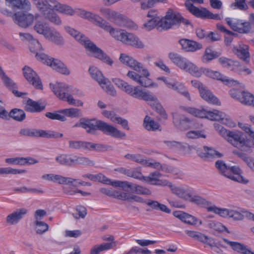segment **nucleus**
Returning <instances> with one entry per match:
<instances>
[{"label": "nucleus", "mask_w": 254, "mask_h": 254, "mask_svg": "<svg viewBox=\"0 0 254 254\" xmlns=\"http://www.w3.org/2000/svg\"><path fill=\"white\" fill-rule=\"evenodd\" d=\"M13 19L19 26L27 28L33 23L34 18L31 14L18 12L14 14Z\"/></svg>", "instance_id": "obj_18"}, {"label": "nucleus", "mask_w": 254, "mask_h": 254, "mask_svg": "<svg viewBox=\"0 0 254 254\" xmlns=\"http://www.w3.org/2000/svg\"><path fill=\"white\" fill-rule=\"evenodd\" d=\"M46 38L54 43L55 44L62 46L64 44V39L61 34L55 29H52L49 35Z\"/></svg>", "instance_id": "obj_41"}, {"label": "nucleus", "mask_w": 254, "mask_h": 254, "mask_svg": "<svg viewBox=\"0 0 254 254\" xmlns=\"http://www.w3.org/2000/svg\"><path fill=\"white\" fill-rule=\"evenodd\" d=\"M228 172L231 177L227 178L233 181L244 184L248 183L249 182L247 179H245L241 175L242 171L238 166L229 167Z\"/></svg>", "instance_id": "obj_27"}, {"label": "nucleus", "mask_w": 254, "mask_h": 254, "mask_svg": "<svg viewBox=\"0 0 254 254\" xmlns=\"http://www.w3.org/2000/svg\"><path fill=\"white\" fill-rule=\"evenodd\" d=\"M86 132L93 135H98L102 132L115 138H122L126 136V133L119 130L118 128H85Z\"/></svg>", "instance_id": "obj_13"}, {"label": "nucleus", "mask_w": 254, "mask_h": 254, "mask_svg": "<svg viewBox=\"0 0 254 254\" xmlns=\"http://www.w3.org/2000/svg\"><path fill=\"white\" fill-rule=\"evenodd\" d=\"M97 181H99L103 184L110 185L115 187H120L123 189V187H125L124 186L125 181H112L101 174L97 175Z\"/></svg>", "instance_id": "obj_39"}, {"label": "nucleus", "mask_w": 254, "mask_h": 254, "mask_svg": "<svg viewBox=\"0 0 254 254\" xmlns=\"http://www.w3.org/2000/svg\"><path fill=\"white\" fill-rule=\"evenodd\" d=\"M143 165L146 167H149L157 170H161L162 171L164 170L166 168H167V165H164L163 166L160 163L155 161L151 158L144 159Z\"/></svg>", "instance_id": "obj_52"}, {"label": "nucleus", "mask_w": 254, "mask_h": 254, "mask_svg": "<svg viewBox=\"0 0 254 254\" xmlns=\"http://www.w3.org/2000/svg\"><path fill=\"white\" fill-rule=\"evenodd\" d=\"M150 106L152 108L156 111L163 118L167 119V115L162 107V106L159 102L158 99H157L154 103H150Z\"/></svg>", "instance_id": "obj_61"}, {"label": "nucleus", "mask_w": 254, "mask_h": 254, "mask_svg": "<svg viewBox=\"0 0 254 254\" xmlns=\"http://www.w3.org/2000/svg\"><path fill=\"white\" fill-rule=\"evenodd\" d=\"M64 116L70 118H77L81 116L80 110L77 108H69L60 110Z\"/></svg>", "instance_id": "obj_56"}, {"label": "nucleus", "mask_w": 254, "mask_h": 254, "mask_svg": "<svg viewBox=\"0 0 254 254\" xmlns=\"http://www.w3.org/2000/svg\"><path fill=\"white\" fill-rule=\"evenodd\" d=\"M34 29L38 33L43 35L45 38L48 37L52 30L51 27L46 23L40 21L36 23Z\"/></svg>", "instance_id": "obj_36"}, {"label": "nucleus", "mask_w": 254, "mask_h": 254, "mask_svg": "<svg viewBox=\"0 0 254 254\" xmlns=\"http://www.w3.org/2000/svg\"><path fill=\"white\" fill-rule=\"evenodd\" d=\"M185 5L187 9L195 16L201 19H207L209 10L206 8L201 7L200 9L188 1L186 2Z\"/></svg>", "instance_id": "obj_22"}, {"label": "nucleus", "mask_w": 254, "mask_h": 254, "mask_svg": "<svg viewBox=\"0 0 254 254\" xmlns=\"http://www.w3.org/2000/svg\"><path fill=\"white\" fill-rule=\"evenodd\" d=\"M230 210L227 208H219L215 205H211V207L207 208L208 212H212L222 217H226L227 216L229 217Z\"/></svg>", "instance_id": "obj_47"}, {"label": "nucleus", "mask_w": 254, "mask_h": 254, "mask_svg": "<svg viewBox=\"0 0 254 254\" xmlns=\"http://www.w3.org/2000/svg\"><path fill=\"white\" fill-rule=\"evenodd\" d=\"M100 11L105 17L115 24L120 26H126V19L122 14L107 8H102Z\"/></svg>", "instance_id": "obj_15"}, {"label": "nucleus", "mask_w": 254, "mask_h": 254, "mask_svg": "<svg viewBox=\"0 0 254 254\" xmlns=\"http://www.w3.org/2000/svg\"><path fill=\"white\" fill-rule=\"evenodd\" d=\"M181 15L169 9L165 16L161 18L160 25L158 27L159 31H166L171 29L173 26L180 23Z\"/></svg>", "instance_id": "obj_9"}, {"label": "nucleus", "mask_w": 254, "mask_h": 254, "mask_svg": "<svg viewBox=\"0 0 254 254\" xmlns=\"http://www.w3.org/2000/svg\"><path fill=\"white\" fill-rule=\"evenodd\" d=\"M217 130L222 137L243 151H247L251 147V142L246 138L244 133L230 131L226 128H217Z\"/></svg>", "instance_id": "obj_5"}, {"label": "nucleus", "mask_w": 254, "mask_h": 254, "mask_svg": "<svg viewBox=\"0 0 254 254\" xmlns=\"http://www.w3.org/2000/svg\"><path fill=\"white\" fill-rule=\"evenodd\" d=\"M97 181H99L103 184L110 185L115 187H120L123 189V187H125L124 186L125 181H112L101 174L97 175Z\"/></svg>", "instance_id": "obj_37"}, {"label": "nucleus", "mask_w": 254, "mask_h": 254, "mask_svg": "<svg viewBox=\"0 0 254 254\" xmlns=\"http://www.w3.org/2000/svg\"><path fill=\"white\" fill-rule=\"evenodd\" d=\"M45 108L44 105H41L39 101H35L28 99L26 102L25 110L31 113H38L43 111Z\"/></svg>", "instance_id": "obj_31"}, {"label": "nucleus", "mask_w": 254, "mask_h": 254, "mask_svg": "<svg viewBox=\"0 0 254 254\" xmlns=\"http://www.w3.org/2000/svg\"><path fill=\"white\" fill-rule=\"evenodd\" d=\"M97 181H99L103 184L110 185L115 187H120L123 189V187H125L124 186L125 181H112L101 174L97 175Z\"/></svg>", "instance_id": "obj_38"}, {"label": "nucleus", "mask_w": 254, "mask_h": 254, "mask_svg": "<svg viewBox=\"0 0 254 254\" xmlns=\"http://www.w3.org/2000/svg\"><path fill=\"white\" fill-rule=\"evenodd\" d=\"M69 148L75 150L83 149L87 150L88 142L78 140H70L69 141Z\"/></svg>", "instance_id": "obj_55"}, {"label": "nucleus", "mask_w": 254, "mask_h": 254, "mask_svg": "<svg viewBox=\"0 0 254 254\" xmlns=\"http://www.w3.org/2000/svg\"><path fill=\"white\" fill-rule=\"evenodd\" d=\"M56 160L61 165L71 166L73 164L74 155L62 154L57 156Z\"/></svg>", "instance_id": "obj_46"}, {"label": "nucleus", "mask_w": 254, "mask_h": 254, "mask_svg": "<svg viewBox=\"0 0 254 254\" xmlns=\"http://www.w3.org/2000/svg\"><path fill=\"white\" fill-rule=\"evenodd\" d=\"M46 64L62 74L68 75L70 73L65 64L58 59L51 58L46 61Z\"/></svg>", "instance_id": "obj_23"}, {"label": "nucleus", "mask_w": 254, "mask_h": 254, "mask_svg": "<svg viewBox=\"0 0 254 254\" xmlns=\"http://www.w3.org/2000/svg\"><path fill=\"white\" fill-rule=\"evenodd\" d=\"M120 60L123 64L128 65L140 73V75H139L134 71H129L127 74V76L130 79L144 87H158V84L156 83H154L152 80L148 77L150 75V73L141 63L137 62L132 57L124 54H121L120 55Z\"/></svg>", "instance_id": "obj_2"}, {"label": "nucleus", "mask_w": 254, "mask_h": 254, "mask_svg": "<svg viewBox=\"0 0 254 254\" xmlns=\"http://www.w3.org/2000/svg\"><path fill=\"white\" fill-rule=\"evenodd\" d=\"M207 226L211 229H213L219 232L227 231L229 233L228 229L221 223L215 221H208L207 222Z\"/></svg>", "instance_id": "obj_53"}, {"label": "nucleus", "mask_w": 254, "mask_h": 254, "mask_svg": "<svg viewBox=\"0 0 254 254\" xmlns=\"http://www.w3.org/2000/svg\"><path fill=\"white\" fill-rule=\"evenodd\" d=\"M204 74L206 76L220 80L227 85L232 86L238 83V81L228 78L218 71H213L206 68L204 69Z\"/></svg>", "instance_id": "obj_19"}, {"label": "nucleus", "mask_w": 254, "mask_h": 254, "mask_svg": "<svg viewBox=\"0 0 254 254\" xmlns=\"http://www.w3.org/2000/svg\"><path fill=\"white\" fill-rule=\"evenodd\" d=\"M198 155L202 158H221L222 154L219 153L213 148L207 146H203V149L198 148L196 149Z\"/></svg>", "instance_id": "obj_25"}, {"label": "nucleus", "mask_w": 254, "mask_h": 254, "mask_svg": "<svg viewBox=\"0 0 254 254\" xmlns=\"http://www.w3.org/2000/svg\"><path fill=\"white\" fill-rule=\"evenodd\" d=\"M227 24L231 28L241 34H247L250 32L252 25L249 22H243L239 19L227 17L225 19Z\"/></svg>", "instance_id": "obj_11"}, {"label": "nucleus", "mask_w": 254, "mask_h": 254, "mask_svg": "<svg viewBox=\"0 0 254 254\" xmlns=\"http://www.w3.org/2000/svg\"><path fill=\"white\" fill-rule=\"evenodd\" d=\"M124 157L127 159L132 161L135 162L137 163L143 165L144 159L143 156L139 154H127Z\"/></svg>", "instance_id": "obj_62"}, {"label": "nucleus", "mask_w": 254, "mask_h": 254, "mask_svg": "<svg viewBox=\"0 0 254 254\" xmlns=\"http://www.w3.org/2000/svg\"><path fill=\"white\" fill-rule=\"evenodd\" d=\"M199 92L202 98L207 102L215 105H220V102L219 100L205 86L203 88H201Z\"/></svg>", "instance_id": "obj_32"}, {"label": "nucleus", "mask_w": 254, "mask_h": 254, "mask_svg": "<svg viewBox=\"0 0 254 254\" xmlns=\"http://www.w3.org/2000/svg\"><path fill=\"white\" fill-rule=\"evenodd\" d=\"M89 72L92 78L97 81L102 88L110 95L115 96L116 95V91L111 84L108 79L104 77L101 71L94 66L90 67Z\"/></svg>", "instance_id": "obj_8"}, {"label": "nucleus", "mask_w": 254, "mask_h": 254, "mask_svg": "<svg viewBox=\"0 0 254 254\" xmlns=\"http://www.w3.org/2000/svg\"><path fill=\"white\" fill-rule=\"evenodd\" d=\"M111 150H112V148L111 146L100 143H93L90 142H88L87 150L105 151Z\"/></svg>", "instance_id": "obj_51"}, {"label": "nucleus", "mask_w": 254, "mask_h": 254, "mask_svg": "<svg viewBox=\"0 0 254 254\" xmlns=\"http://www.w3.org/2000/svg\"><path fill=\"white\" fill-rule=\"evenodd\" d=\"M6 2L11 5L13 9H23L25 6H29L30 3L28 0H5Z\"/></svg>", "instance_id": "obj_50"}, {"label": "nucleus", "mask_w": 254, "mask_h": 254, "mask_svg": "<svg viewBox=\"0 0 254 254\" xmlns=\"http://www.w3.org/2000/svg\"><path fill=\"white\" fill-rule=\"evenodd\" d=\"M219 63L223 67L233 70L236 69V66L238 65V62L233 61L226 57H221L218 59Z\"/></svg>", "instance_id": "obj_42"}, {"label": "nucleus", "mask_w": 254, "mask_h": 254, "mask_svg": "<svg viewBox=\"0 0 254 254\" xmlns=\"http://www.w3.org/2000/svg\"><path fill=\"white\" fill-rule=\"evenodd\" d=\"M236 54L238 57L248 63L250 59V53L249 52L248 46L245 45L243 47H240L236 50Z\"/></svg>", "instance_id": "obj_48"}, {"label": "nucleus", "mask_w": 254, "mask_h": 254, "mask_svg": "<svg viewBox=\"0 0 254 254\" xmlns=\"http://www.w3.org/2000/svg\"><path fill=\"white\" fill-rule=\"evenodd\" d=\"M27 210L25 208L16 210L7 216L6 218V223L10 225L17 224L23 217L27 213Z\"/></svg>", "instance_id": "obj_26"}, {"label": "nucleus", "mask_w": 254, "mask_h": 254, "mask_svg": "<svg viewBox=\"0 0 254 254\" xmlns=\"http://www.w3.org/2000/svg\"><path fill=\"white\" fill-rule=\"evenodd\" d=\"M169 88L177 91L186 97L189 100H190V93L182 83L173 80Z\"/></svg>", "instance_id": "obj_40"}, {"label": "nucleus", "mask_w": 254, "mask_h": 254, "mask_svg": "<svg viewBox=\"0 0 254 254\" xmlns=\"http://www.w3.org/2000/svg\"><path fill=\"white\" fill-rule=\"evenodd\" d=\"M146 203L148 206H150L153 209L156 210H159L163 212L169 214L171 213V210L165 204L159 203L156 200H152L150 199L145 201Z\"/></svg>", "instance_id": "obj_35"}, {"label": "nucleus", "mask_w": 254, "mask_h": 254, "mask_svg": "<svg viewBox=\"0 0 254 254\" xmlns=\"http://www.w3.org/2000/svg\"><path fill=\"white\" fill-rule=\"evenodd\" d=\"M113 82L119 88L134 98L149 101L150 103H154L157 99L155 96L152 94L139 89L138 87H133L132 85L120 79H113Z\"/></svg>", "instance_id": "obj_6"}, {"label": "nucleus", "mask_w": 254, "mask_h": 254, "mask_svg": "<svg viewBox=\"0 0 254 254\" xmlns=\"http://www.w3.org/2000/svg\"><path fill=\"white\" fill-rule=\"evenodd\" d=\"M115 247V243H103L94 246L91 250L90 254H99L101 252L111 249Z\"/></svg>", "instance_id": "obj_45"}, {"label": "nucleus", "mask_w": 254, "mask_h": 254, "mask_svg": "<svg viewBox=\"0 0 254 254\" xmlns=\"http://www.w3.org/2000/svg\"><path fill=\"white\" fill-rule=\"evenodd\" d=\"M50 87L55 95L62 100L68 93L73 91L72 87L62 82L50 83Z\"/></svg>", "instance_id": "obj_17"}, {"label": "nucleus", "mask_w": 254, "mask_h": 254, "mask_svg": "<svg viewBox=\"0 0 254 254\" xmlns=\"http://www.w3.org/2000/svg\"><path fill=\"white\" fill-rule=\"evenodd\" d=\"M220 53L212 50L210 48H206L203 56L202 57V61L203 62H208L219 57Z\"/></svg>", "instance_id": "obj_44"}, {"label": "nucleus", "mask_w": 254, "mask_h": 254, "mask_svg": "<svg viewBox=\"0 0 254 254\" xmlns=\"http://www.w3.org/2000/svg\"><path fill=\"white\" fill-rule=\"evenodd\" d=\"M178 43L182 47V50L187 52H195L202 49L201 44L188 39H181Z\"/></svg>", "instance_id": "obj_21"}, {"label": "nucleus", "mask_w": 254, "mask_h": 254, "mask_svg": "<svg viewBox=\"0 0 254 254\" xmlns=\"http://www.w3.org/2000/svg\"><path fill=\"white\" fill-rule=\"evenodd\" d=\"M240 102L244 105L254 107V95L250 92L243 91Z\"/></svg>", "instance_id": "obj_49"}, {"label": "nucleus", "mask_w": 254, "mask_h": 254, "mask_svg": "<svg viewBox=\"0 0 254 254\" xmlns=\"http://www.w3.org/2000/svg\"><path fill=\"white\" fill-rule=\"evenodd\" d=\"M64 29L69 34L74 37L80 44L84 46L85 48L89 51L93 57L103 61L108 64L112 65L113 60L85 35L69 26H65Z\"/></svg>", "instance_id": "obj_3"}, {"label": "nucleus", "mask_w": 254, "mask_h": 254, "mask_svg": "<svg viewBox=\"0 0 254 254\" xmlns=\"http://www.w3.org/2000/svg\"><path fill=\"white\" fill-rule=\"evenodd\" d=\"M215 166L223 176L226 177H231L228 173L229 167L227 166L223 161L218 160L216 161Z\"/></svg>", "instance_id": "obj_58"}, {"label": "nucleus", "mask_w": 254, "mask_h": 254, "mask_svg": "<svg viewBox=\"0 0 254 254\" xmlns=\"http://www.w3.org/2000/svg\"><path fill=\"white\" fill-rule=\"evenodd\" d=\"M161 176V174L158 171L150 173L148 176H144V182L154 185V183L156 182Z\"/></svg>", "instance_id": "obj_59"}, {"label": "nucleus", "mask_w": 254, "mask_h": 254, "mask_svg": "<svg viewBox=\"0 0 254 254\" xmlns=\"http://www.w3.org/2000/svg\"><path fill=\"white\" fill-rule=\"evenodd\" d=\"M34 225L36 233L39 235H42L49 230V225L43 221L36 220Z\"/></svg>", "instance_id": "obj_54"}, {"label": "nucleus", "mask_w": 254, "mask_h": 254, "mask_svg": "<svg viewBox=\"0 0 254 254\" xmlns=\"http://www.w3.org/2000/svg\"><path fill=\"white\" fill-rule=\"evenodd\" d=\"M223 241L229 245L234 251L242 254H254V253L249 249L247 247L238 242H231L227 239L223 238Z\"/></svg>", "instance_id": "obj_30"}, {"label": "nucleus", "mask_w": 254, "mask_h": 254, "mask_svg": "<svg viewBox=\"0 0 254 254\" xmlns=\"http://www.w3.org/2000/svg\"><path fill=\"white\" fill-rule=\"evenodd\" d=\"M168 57L175 65L183 70L186 68V65L189 61L180 54L174 52L170 53L168 55Z\"/></svg>", "instance_id": "obj_29"}, {"label": "nucleus", "mask_w": 254, "mask_h": 254, "mask_svg": "<svg viewBox=\"0 0 254 254\" xmlns=\"http://www.w3.org/2000/svg\"><path fill=\"white\" fill-rule=\"evenodd\" d=\"M160 18H151L147 22L143 24V26L148 31L152 30L155 27L158 31V26L160 25Z\"/></svg>", "instance_id": "obj_60"}, {"label": "nucleus", "mask_w": 254, "mask_h": 254, "mask_svg": "<svg viewBox=\"0 0 254 254\" xmlns=\"http://www.w3.org/2000/svg\"><path fill=\"white\" fill-rule=\"evenodd\" d=\"M0 118L5 120L12 118L17 122H21L25 119L26 114L23 110L17 108L12 109L8 113L4 107L0 106Z\"/></svg>", "instance_id": "obj_12"}, {"label": "nucleus", "mask_w": 254, "mask_h": 254, "mask_svg": "<svg viewBox=\"0 0 254 254\" xmlns=\"http://www.w3.org/2000/svg\"><path fill=\"white\" fill-rule=\"evenodd\" d=\"M124 186L125 187H123V189L125 191H127V189H129L131 192L138 194L150 195L151 194V191L148 189L127 181H125Z\"/></svg>", "instance_id": "obj_24"}, {"label": "nucleus", "mask_w": 254, "mask_h": 254, "mask_svg": "<svg viewBox=\"0 0 254 254\" xmlns=\"http://www.w3.org/2000/svg\"><path fill=\"white\" fill-rule=\"evenodd\" d=\"M32 1L42 18L56 25H61L62 21L55 10L65 15H72L74 13L71 6L57 0H32Z\"/></svg>", "instance_id": "obj_1"}, {"label": "nucleus", "mask_w": 254, "mask_h": 254, "mask_svg": "<svg viewBox=\"0 0 254 254\" xmlns=\"http://www.w3.org/2000/svg\"><path fill=\"white\" fill-rule=\"evenodd\" d=\"M73 164L93 166L94 163L87 157L74 155Z\"/></svg>", "instance_id": "obj_57"}, {"label": "nucleus", "mask_w": 254, "mask_h": 254, "mask_svg": "<svg viewBox=\"0 0 254 254\" xmlns=\"http://www.w3.org/2000/svg\"><path fill=\"white\" fill-rule=\"evenodd\" d=\"M189 196L187 201L193 203L197 205L204 207L206 208L207 210V208L211 206V202L198 195L194 194L193 191L191 190L190 192Z\"/></svg>", "instance_id": "obj_28"}, {"label": "nucleus", "mask_w": 254, "mask_h": 254, "mask_svg": "<svg viewBox=\"0 0 254 254\" xmlns=\"http://www.w3.org/2000/svg\"><path fill=\"white\" fill-rule=\"evenodd\" d=\"M204 69L205 68L203 67L199 68L195 64L189 61L184 70L195 77H199L204 73Z\"/></svg>", "instance_id": "obj_34"}, {"label": "nucleus", "mask_w": 254, "mask_h": 254, "mask_svg": "<svg viewBox=\"0 0 254 254\" xmlns=\"http://www.w3.org/2000/svg\"><path fill=\"white\" fill-rule=\"evenodd\" d=\"M106 31L109 32L115 39L126 45L137 49L144 48L143 42L132 33L127 32L121 29H115L111 25H110V28Z\"/></svg>", "instance_id": "obj_7"}, {"label": "nucleus", "mask_w": 254, "mask_h": 254, "mask_svg": "<svg viewBox=\"0 0 254 254\" xmlns=\"http://www.w3.org/2000/svg\"><path fill=\"white\" fill-rule=\"evenodd\" d=\"M79 14L81 17L91 21L95 25L98 26L105 31H107V30L110 28V24L109 23L98 15L92 13L89 11H87L85 10H80Z\"/></svg>", "instance_id": "obj_14"}, {"label": "nucleus", "mask_w": 254, "mask_h": 254, "mask_svg": "<svg viewBox=\"0 0 254 254\" xmlns=\"http://www.w3.org/2000/svg\"><path fill=\"white\" fill-rule=\"evenodd\" d=\"M246 0H235V2L232 3L230 6L234 9H239L241 10H246L248 8L246 3Z\"/></svg>", "instance_id": "obj_64"}, {"label": "nucleus", "mask_w": 254, "mask_h": 254, "mask_svg": "<svg viewBox=\"0 0 254 254\" xmlns=\"http://www.w3.org/2000/svg\"><path fill=\"white\" fill-rule=\"evenodd\" d=\"M63 114L60 112V110L54 113L48 112L46 114V116L52 120H57L62 122H64L66 120V117L62 115Z\"/></svg>", "instance_id": "obj_63"}, {"label": "nucleus", "mask_w": 254, "mask_h": 254, "mask_svg": "<svg viewBox=\"0 0 254 254\" xmlns=\"http://www.w3.org/2000/svg\"><path fill=\"white\" fill-rule=\"evenodd\" d=\"M113 127L105 122L98 120L95 118L89 119L82 118L79 120L78 123L75 124L74 127Z\"/></svg>", "instance_id": "obj_20"}, {"label": "nucleus", "mask_w": 254, "mask_h": 254, "mask_svg": "<svg viewBox=\"0 0 254 254\" xmlns=\"http://www.w3.org/2000/svg\"><path fill=\"white\" fill-rule=\"evenodd\" d=\"M21 136L29 137H42L46 138L62 137L63 133L52 131H46L42 129H37L34 128H22L19 132Z\"/></svg>", "instance_id": "obj_10"}, {"label": "nucleus", "mask_w": 254, "mask_h": 254, "mask_svg": "<svg viewBox=\"0 0 254 254\" xmlns=\"http://www.w3.org/2000/svg\"><path fill=\"white\" fill-rule=\"evenodd\" d=\"M170 189L172 193L186 201L188 197L190 196L189 193L190 190L189 189L186 190L183 187H178L172 184L170 186Z\"/></svg>", "instance_id": "obj_33"}, {"label": "nucleus", "mask_w": 254, "mask_h": 254, "mask_svg": "<svg viewBox=\"0 0 254 254\" xmlns=\"http://www.w3.org/2000/svg\"><path fill=\"white\" fill-rule=\"evenodd\" d=\"M187 112L196 117L206 118L210 121H217L222 125L228 127H236V124L224 112L214 110L212 111L205 109H198L195 108H189Z\"/></svg>", "instance_id": "obj_4"}, {"label": "nucleus", "mask_w": 254, "mask_h": 254, "mask_svg": "<svg viewBox=\"0 0 254 254\" xmlns=\"http://www.w3.org/2000/svg\"><path fill=\"white\" fill-rule=\"evenodd\" d=\"M23 70L25 78L30 83L37 89L42 90L43 89L42 82L36 72L27 66H25Z\"/></svg>", "instance_id": "obj_16"}, {"label": "nucleus", "mask_w": 254, "mask_h": 254, "mask_svg": "<svg viewBox=\"0 0 254 254\" xmlns=\"http://www.w3.org/2000/svg\"><path fill=\"white\" fill-rule=\"evenodd\" d=\"M5 85L10 90H12L13 93L17 97H21L23 95H26L25 92H20L16 90L17 87L16 84L9 77H5L3 80Z\"/></svg>", "instance_id": "obj_43"}]
</instances>
